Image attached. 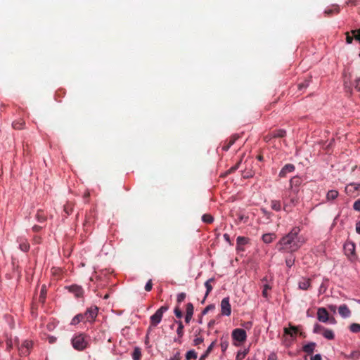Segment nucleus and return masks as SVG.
<instances>
[{
	"instance_id": "obj_1",
	"label": "nucleus",
	"mask_w": 360,
	"mask_h": 360,
	"mask_svg": "<svg viewBox=\"0 0 360 360\" xmlns=\"http://www.w3.org/2000/svg\"><path fill=\"white\" fill-rule=\"evenodd\" d=\"M299 226H294L283 236L276 243V248L282 253L292 254L297 252L306 242L303 236L300 235Z\"/></svg>"
},
{
	"instance_id": "obj_2",
	"label": "nucleus",
	"mask_w": 360,
	"mask_h": 360,
	"mask_svg": "<svg viewBox=\"0 0 360 360\" xmlns=\"http://www.w3.org/2000/svg\"><path fill=\"white\" fill-rule=\"evenodd\" d=\"M299 190L297 188L286 191L283 197V210L286 212H290L293 207L297 206L300 202L298 197Z\"/></svg>"
},
{
	"instance_id": "obj_3",
	"label": "nucleus",
	"mask_w": 360,
	"mask_h": 360,
	"mask_svg": "<svg viewBox=\"0 0 360 360\" xmlns=\"http://www.w3.org/2000/svg\"><path fill=\"white\" fill-rule=\"evenodd\" d=\"M89 340V336L84 333L75 334L72 338V347L79 351L84 350L88 347Z\"/></svg>"
},
{
	"instance_id": "obj_4",
	"label": "nucleus",
	"mask_w": 360,
	"mask_h": 360,
	"mask_svg": "<svg viewBox=\"0 0 360 360\" xmlns=\"http://www.w3.org/2000/svg\"><path fill=\"white\" fill-rule=\"evenodd\" d=\"M168 309L169 307L167 305L162 306L159 308L150 318L151 326L153 327L157 326L161 322L164 313Z\"/></svg>"
},
{
	"instance_id": "obj_5",
	"label": "nucleus",
	"mask_w": 360,
	"mask_h": 360,
	"mask_svg": "<svg viewBox=\"0 0 360 360\" xmlns=\"http://www.w3.org/2000/svg\"><path fill=\"white\" fill-rule=\"evenodd\" d=\"M283 331L284 335L288 336L285 338V342L289 345L295 339L298 329L296 326L290 324L288 328H284Z\"/></svg>"
},
{
	"instance_id": "obj_6",
	"label": "nucleus",
	"mask_w": 360,
	"mask_h": 360,
	"mask_svg": "<svg viewBox=\"0 0 360 360\" xmlns=\"http://www.w3.org/2000/svg\"><path fill=\"white\" fill-rule=\"evenodd\" d=\"M98 309L97 307H92L88 309L83 314L84 321L93 322L98 315Z\"/></svg>"
},
{
	"instance_id": "obj_7",
	"label": "nucleus",
	"mask_w": 360,
	"mask_h": 360,
	"mask_svg": "<svg viewBox=\"0 0 360 360\" xmlns=\"http://www.w3.org/2000/svg\"><path fill=\"white\" fill-rule=\"evenodd\" d=\"M221 313L223 316H229L231 314V307L229 297H224L221 302Z\"/></svg>"
},
{
	"instance_id": "obj_8",
	"label": "nucleus",
	"mask_w": 360,
	"mask_h": 360,
	"mask_svg": "<svg viewBox=\"0 0 360 360\" xmlns=\"http://www.w3.org/2000/svg\"><path fill=\"white\" fill-rule=\"evenodd\" d=\"M232 338L236 341L243 342L246 340L247 334L245 330L241 328H236L234 329L232 332Z\"/></svg>"
},
{
	"instance_id": "obj_9",
	"label": "nucleus",
	"mask_w": 360,
	"mask_h": 360,
	"mask_svg": "<svg viewBox=\"0 0 360 360\" xmlns=\"http://www.w3.org/2000/svg\"><path fill=\"white\" fill-rule=\"evenodd\" d=\"M33 343L30 340H25L22 345L18 347L20 355L27 356L30 354V350L32 347Z\"/></svg>"
},
{
	"instance_id": "obj_10",
	"label": "nucleus",
	"mask_w": 360,
	"mask_h": 360,
	"mask_svg": "<svg viewBox=\"0 0 360 360\" xmlns=\"http://www.w3.org/2000/svg\"><path fill=\"white\" fill-rule=\"evenodd\" d=\"M328 312L325 308L321 307L318 309L317 318L319 321L326 323L328 321Z\"/></svg>"
},
{
	"instance_id": "obj_11",
	"label": "nucleus",
	"mask_w": 360,
	"mask_h": 360,
	"mask_svg": "<svg viewBox=\"0 0 360 360\" xmlns=\"http://www.w3.org/2000/svg\"><path fill=\"white\" fill-rule=\"evenodd\" d=\"M186 314L185 316V321L186 323H189L192 319L194 307L192 303H188L186 308Z\"/></svg>"
},
{
	"instance_id": "obj_12",
	"label": "nucleus",
	"mask_w": 360,
	"mask_h": 360,
	"mask_svg": "<svg viewBox=\"0 0 360 360\" xmlns=\"http://www.w3.org/2000/svg\"><path fill=\"white\" fill-rule=\"evenodd\" d=\"M339 314L344 319L348 318L351 315V311L346 304H342L338 308Z\"/></svg>"
},
{
	"instance_id": "obj_13",
	"label": "nucleus",
	"mask_w": 360,
	"mask_h": 360,
	"mask_svg": "<svg viewBox=\"0 0 360 360\" xmlns=\"http://www.w3.org/2000/svg\"><path fill=\"white\" fill-rule=\"evenodd\" d=\"M344 250L345 251V254L348 256L353 255L355 252V245L352 242H348L345 244Z\"/></svg>"
},
{
	"instance_id": "obj_14",
	"label": "nucleus",
	"mask_w": 360,
	"mask_h": 360,
	"mask_svg": "<svg viewBox=\"0 0 360 360\" xmlns=\"http://www.w3.org/2000/svg\"><path fill=\"white\" fill-rule=\"evenodd\" d=\"M295 170V166L292 164L285 165L279 172L280 176H284L287 173L292 172Z\"/></svg>"
},
{
	"instance_id": "obj_15",
	"label": "nucleus",
	"mask_w": 360,
	"mask_h": 360,
	"mask_svg": "<svg viewBox=\"0 0 360 360\" xmlns=\"http://www.w3.org/2000/svg\"><path fill=\"white\" fill-rule=\"evenodd\" d=\"M276 236V234L274 233H268L262 235V241L264 243L269 244L272 243L275 239Z\"/></svg>"
},
{
	"instance_id": "obj_16",
	"label": "nucleus",
	"mask_w": 360,
	"mask_h": 360,
	"mask_svg": "<svg viewBox=\"0 0 360 360\" xmlns=\"http://www.w3.org/2000/svg\"><path fill=\"white\" fill-rule=\"evenodd\" d=\"M299 288L303 290H307L310 287V279L302 278L298 283Z\"/></svg>"
},
{
	"instance_id": "obj_17",
	"label": "nucleus",
	"mask_w": 360,
	"mask_h": 360,
	"mask_svg": "<svg viewBox=\"0 0 360 360\" xmlns=\"http://www.w3.org/2000/svg\"><path fill=\"white\" fill-rule=\"evenodd\" d=\"M270 206H271V208L276 211V212H279L282 210V205H281V202L280 200H271L270 202Z\"/></svg>"
},
{
	"instance_id": "obj_18",
	"label": "nucleus",
	"mask_w": 360,
	"mask_h": 360,
	"mask_svg": "<svg viewBox=\"0 0 360 360\" xmlns=\"http://www.w3.org/2000/svg\"><path fill=\"white\" fill-rule=\"evenodd\" d=\"M316 345L315 342H309L303 346L302 349L304 352L311 354L314 352Z\"/></svg>"
},
{
	"instance_id": "obj_19",
	"label": "nucleus",
	"mask_w": 360,
	"mask_h": 360,
	"mask_svg": "<svg viewBox=\"0 0 360 360\" xmlns=\"http://www.w3.org/2000/svg\"><path fill=\"white\" fill-rule=\"evenodd\" d=\"M70 290L75 294L77 297H79L83 295V290L79 285H72L70 288Z\"/></svg>"
},
{
	"instance_id": "obj_20",
	"label": "nucleus",
	"mask_w": 360,
	"mask_h": 360,
	"mask_svg": "<svg viewBox=\"0 0 360 360\" xmlns=\"http://www.w3.org/2000/svg\"><path fill=\"white\" fill-rule=\"evenodd\" d=\"M300 184H301L300 178H299L297 176H294L290 181V189L297 188L299 190L298 187Z\"/></svg>"
},
{
	"instance_id": "obj_21",
	"label": "nucleus",
	"mask_w": 360,
	"mask_h": 360,
	"mask_svg": "<svg viewBox=\"0 0 360 360\" xmlns=\"http://www.w3.org/2000/svg\"><path fill=\"white\" fill-rule=\"evenodd\" d=\"M338 196V191L336 190H330L326 194L327 201H333Z\"/></svg>"
},
{
	"instance_id": "obj_22",
	"label": "nucleus",
	"mask_w": 360,
	"mask_h": 360,
	"mask_svg": "<svg viewBox=\"0 0 360 360\" xmlns=\"http://www.w3.org/2000/svg\"><path fill=\"white\" fill-rule=\"evenodd\" d=\"M215 345V342H212L210 345L209 347H207V349H206V351L204 352V354H202L199 360H205V359L208 356V355L210 354V353L212 352L214 346Z\"/></svg>"
},
{
	"instance_id": "obj_23",
	"label": "nucleus",
	"mask_w": 360,
	"mask_h": 360,
	"mask_svg": "<svg viewBox=\"0 0 360 360\" xmlns=\"http://www.w3.org/2000/svg\"><path fill=\"white\" fill-rule=\"evenodd\" d=\"M214 281V278H211L208 279L205 283V286L206 288V292H205V299L210 294V292L212 290V286L210 283L213 282Z\"/></svg>"
},
{
	"instance_id": "obj_24",
	"label": "nucleus",
	"mask_w": 360,
	"mask_h": 360,
	"mask_svg": "<svg viewBox=\"0 0 360 360\" xmlns=\"http://www.w3.org/2000/svg\"><path fill=\"white\" fill-rule=\"evenodd\" d=\"M176 323L178 324V328L176 329V333L178 335L179 338H181L184 335V325L183 323L181 321H176Z\"/></svg>"
},
{
	"instance_id": "obj_25",
	"label": "nucleus",
	"mask_w": 360,
	"mask_h": 360,
	"mask_svg": "<svg viewBox=\"0 0 360 360\" xmlns=\"http://www.w3.org/2000/svg\"><path fill=\"white\" fill-rule=\"evenodd\" d=\"M323 335L325 338L328 340H333L335 337L333 331L330 329L327 328H325L323 330Z\"/></svg>"
},
{
	"instance_id": "obj_26",
	"label": "nucleus",
	"mask_w": 360,
	"mask_h": 360,
	"mask_svg": "<svg viewBox=\"0 0 360 360\" xmlns=\"http://www.w3.org/2000/svg\"><path fill=\"white\" fill-rule=\"evenodd\" d=\"M81 321H84V319L82 314H79L73 317L70 323L71 325H77Z\"/></svg>"
},
{
	"instance_id": "obj_27",
	"label": "nucleus",
	"mask_w": 360,
	"mask_h": 360,
	"mask_svg": "<svg viewBox=\"0 0 360 360\" xmlns=\"http://www.w3.org/2000/svg\"><path fill=\"white\" fill-rule=\"evenodd\" d=\"M262 282H266L263 285L262 295L264 297H267V291L271 289V286L267 283V278L265 277L262 279Z\"/></svg>"
},
{
	"instance_id": "obj_28",
	"label": "nucleus",
	"mask_w": 360,
	"mask_h": 360,
	"mask_svg": "<svg viewBox=\"0 0 360 360\" xmlns=\"http://www.w3.org/2000/svg\"><path fill=\"white\" fill-rule=\"evenodd\" d=\"M13 345H18V339L17 338H15V339L13 340L11 338H7L6 340V347L7 349H11Z\"/></svg>"
},
{
	"instance_id": "obj_29",
	"label": "nucleus",
	"mask_w": 360,
	"mask_h": 360,
	"mask_svg": "<svg viewBox=\"0 0 360 360\" xmlns=\"http://www.w3.org/2000/svg\"><path fill=\"white\" fill-rule=\"evenodd\" d=\"M248 242V239L243 236H238L236 239V243L238 248H239L240 246L244 245L247 244Z\"/></svg>"
},
{
	"instance_id": "obj_30",
	"label": "nucleus",
	"mask_w": 360,
	"mask_h": 360,
	"mask_svg": "<svg viewBox=\"0 0 360 360\" xmlns=\"http://www.w3.org/2000/svg\"><path fill=\"white\" fill-rule=\"evenodd\" d=\"M328 288V284H327V280H325L322 282V283L320 285L319 288V294L321 295L326 292Z\"/></svg>"
},
{
	"instance_id": "obj_31",
	"label": "nucleus",
	"mask_w": 360,
	"mask_h": 360,
	"mask_svg": "<svg viewBox=\"0 0 360 360\" xmlns=\"http://www.w3.org/2000/svg\"><path fill=\"white\" fill-rule=\"evenodd\" d=\"M349 330L354 333H360V324L359 323H352L349 326Z\"/></svg>"
},
{
	"instance_id": "obj_32",
	"label": "nucleus",
	"mask_w": 360,
	"mask_h": 360,
	"mask_svg": "<svg viewBox=\"0 0 360 360\" xmlns=\"http://www.w3.org/2000/svg\"><path fill=\"white\" fill-rule=\"evenodd\" d=\"M346 190L349 191L360 190V184H350L348 186H347Z\"/></svg>"
},
{
	"instance_id": "obj_33",
	"label": "nucleus",
	"mask_w": 360,
	"mask_h": 360,
	"mask_svg": "<svg viewBox=\"0 0 360 360\" xmlns=\"http://www.w3.org/2000/svg\"><path fill=\"white\" fill-rule=\"evenodd\" d=\"M196 358H197V354L193 349L188 351L186 354V360H191V359H195Z\"/></svg>"
},
{
	"instance_id": "obj_34",
	"label": "nucleus",
	"mask_w": 360,
	"mask_h": 360,
	"mask_svg": "<svg viewBox=\"0 0 360 360\" xmlns=\"http://www.w3.org/2000/svg\"><path fill=\"white\" fill-rule=\"evenodd\" d=\"M286 131L284 129H277L273 131L274 137H283L285 136Z\"/></svg>"
},
{
	"instance_id": "obj_35",
	"label": "nucleus",
	"mask_w": 360,
	"mask_h": 360,
	"mask_svg": "<svg viewBox=\"0 0 360 360\" xmlns=\"http://www.w3.org/2000/svg\"><path fill=\"white\" fill-rule=\"evenodd\" d=\"M141 356V350L139 348L136 347L132 354V358L134 360H139Z\"/></svg>"
},
{
	"instance_id": "obj_36",
	"label": "nucleus",
	"mask_w": 360,
	"mask_h": 360,
	"mask_svg": "<svg viewBox=\"0 0 360 360\" xmlns=\"http://www.w3.org/2000/svg\"><path fill=\"white\" fill-rule=\"evenodd\" d=\"M202 220L205 223L210 224L214 221V218L210 214H205L202 217Z\"/></svg>"
},
{
	"instance_id": "obj_37",
	"label": "nucleus",
	"mask_w": 360,
	"mask_h": 360,
	"mask_svg": "<svg viewBox=\"0 0 360 360\" xmlns=\"http://www.w3.org/2000/svg\"><path fill=\"white\" fill-rule=\"evenodd\" d=\"M261 212L268 221H270L273 214L265 208H261Z\"/></svg>"
},
{
	"instance_id": "obj_38",
	"label": "nucleus",
	"mask_w": 360,
	"mask_h": 360,
	"mask_svg": "<svg viewBox=\"0 0 360 360\" xmlns=\"http://www.w3.org/2000/svg\"><path fill=\"white\" fill-rule=\"evenodd\" d=\"M19 248L22 251L27 252L30 248V245L27 241H24L19 244Z\"/></svg>"
},
{
	"instance_id": "obj_39",
	"label": "nucleus",
	"mask_w": 360,
	"mask_h": 360,
	"mask_svg": "<svg viewBox=\"0 0 360 360\" xmlns=\"http://www.w3.org/2000/svg\"><path fill=\"white\" fill-rule=\"evenodd\" d=\"M36 218L37 219V221L39 222H43L45 221L46 219V217L45 215L44 214V212H41V211H39L37 212V214H36Z\"/></svg>"
},
{
	"instance_id": "obj_40",
	"label": "nucleus",
	"mask_w": 360,
	"mask_h": 360,
	"mask_svg": "<svg viewBox=\"0 0 360 360\" xmlns=\"http://www.w3.org/2000/svg\"><path fill=\"white\" fill-rule=\"evenodd\" d=\"M295 257L292 256L289 257L285 259V264L288 267L290 268L295 264Z\"/></svg>"
},
{
	"instance_id": "obj_41",
	"label": "nucleus",
	"mask_w": 360,
	"mask_h": 360,
	"mask_svg": "<svg viewBox=\"0 0 360 360\" xmlns=\"http://www.w3.org/2000/svg\"><path fill=\"white\" fill-rule=\"evenodd\" d=\"M186 295L185 292H180L177 295L176 301L179 304L181 303L186 298Z\"/></svg>"
},
{
	"instance_id": "obj_42",
	"label": "nucleus",
	"mask_w": 360,
	"mask_h": 360,
	"mask_svg": "<svg viewBox=\"0 0 360 360\" xmlns=\"http://www.w3.org/2000/svg\"><path fill=\"white\" fill-rule=\"evenodd\" d=\"M349 358H352L353 359H359L360 358V351H359V350L353 351L350 354Z\"/></svg>"
},
{
	"instance_id": "obj_43",
	"label": "nucleus",
	"mask_w": 360,
	"mask_h": 360,
	"mask_svg": "<svg viewBox=\"0 0 360 360\" xmlns=\"http://www.w3.org/2000/svg\"><path fill=\"white\" fill-rule=\"evenodd\" d=\"M248 351L244 350L243 352H238L236 356V360H242L247 354Z\"/></svg>"
},
{
	"instance_id": "obj_44",
	"label": "nucleus",
	"mask_w": 360,
	"mask_h": 360,
	"mask_svg": "<svg viewBox=\"0 0 360 360\" xmlns=\"http://www.w3.org/2000/svg\"><path fill=\"white\" fill-rule=\"evenodd\" d=\"M174 313L175 314V316L179 318V319H181L183 316V314H182V311L181 310L179 309V307H176L174 310Z\"/></svg>"
},
{
	"instance_id": "obj_45",
	"label": "nucleus",
	"mask_w": 360,
	"mask_h": 360,
	"mask_svg": "<svg viewBox=\"0 0 360 360\" xmlns=\"http://www.w3.org/2000/svg\"><path fill=\"white\" fill-rule=\"evenodd\" d=\"M324 329H325V328H324L322 326H321V325H319V324H317V323H316V324H315V325H314V330H313V331H314V333H320V331H321V330H324Z\"/></svg>"
},
{
	"instance_id": "obj_46",
	"label": "nucleus",
	"mask_w": 360,
	"mask_h": 360,
	"mask_svg": "<svg viewBox=\"0 0 360 360\" xmlns=\"http://www.w3.org/2000/svg\"><path fill=\"white\" fill-rule=\"evenodd\" d=\"M354 37L360 42V29L352 31Z\"/></svg>"
},
{
	"instance_id": "obj_47",
	"label": "nucleus",
	"mask_w": 360,
	"mask_h": 360,
	"mask_svg": "<svg viewBox=\"0 0 360 360\" xmlns=\"http://www.w3.org/2000/svg\"><path fill=\"white\" fill-rule=\"evenodd\" d=\"M203 341H204V339L202 337H196L193 340V345L195 346H197V345L201 344L202 342H203Z\"/></svg>"
},
{
	"instance_id": "obj_48",
	"label": "nucleus",
	"mask_w": 360,
	"mask_h": 360,
	"mask_svg": "<svg viewBox=\"0 0 360 360\" xmlns=\"http://www.w3.org/2000/svg\"><path fill=\"white\" fill-rule=\"evenodd\" d=\"M354 210L360 212V199L356 200L353 205Z\"/></svg>"
},
{
	"instance_id": "obj_49",
	"label": "nucleus",
	"mask_w": 360,
	"mask_h": 360,
	"mask_svg": "<svg viewBox=\"0 0 360 360\" xmlns=\"http://www.w3.org/2000/svg\"><path fill=\"white\" fill-rule=\"evenodd\" d=\"M168 360H181V354L179 352H176L172 357Z\"/></svg>"
},
{
	"instance_id": "obj_50",
	"label": "nucleus",
	"mask_w": 360,
	"mask_h": 360,
	"mask_svg": "<svg viewBox=\"0 0 360 360\" xmlns=\"http://www.w3.org/2000/svg\"><path fill=\"white\" fill-rule=\"evenodd\" d=\"M214 308V305H212V304H210L208 306H207L204 309L203 311H202V315H205L209 311L213 309Z\"/></svg>"
},
{
	"instance_id": "obj_51",
	"label": "nucleus",
	"mask_w": 360,
	"mask_h": 360,
	"mask_svg": "<svg viewBox=\"0 0 360 360\" xmlns=\"http://www.w3.org/2000/svg\"><path fill=\"white\" fill-rule=\"evenodd\" d=\"M152 287H153L152 281H151V280H149V281L146 283V285H145V290H146V291H148H148H150V290H151V289H152Z\"/></svg>"
},
{
	"instance_id": "obj_52",
	"label": "nucleus",
	"mask_w": 360,
	"mask_h": 360,
	"mask_svg": "<svg viewBox=\"0 0 360 360\" xmlns=\"http://www.w3.org/2000/svg\"><path fill=\"white\" fill-rule=\"evenodd\" d=\"M229 342L227 341H222L221 342V348L223 352L226 351L228 348Z\"/></svg>"
},
{
	"instance_id": "obj_53",
	"label": "nucleus",
	"mask_w": 360,
	"mask_h": 360,
	"mask_svg": "<svg viewBox=\"0 0 360 360\" xmlns=\"http://www.w3.org/2000/svg\"><path fill=\"white\" fill-rule=\"evenodd\" d=\"M352 41H353V37L352 36H350L349 34L347 32L346 34V42H347V44H352Z\"/></svg>"
},
{
	"instance_id": "obj_54",
	"label": "nucleus",
	"mask_w": 360,
	"mask_h": 360,
	"mask_svg": "<svg viewBox=\"0 0 360 360\" xmlns=\"http://www.w3.org/2000/svg\"><path fill=\"white\" fill-rule=\"evenodd\" d=\"M354 87L356 89H357L359 91H360V79H356L354 81Z\"/></svg>"
},
{
	"instance_id": "obj_55",
	"label": "nucleus",
	"mask_w": 360,
	"mask_h": 360,
	"mask_svg": "<svg viewBox=\"0 0 360 360\" xmlns=\"http://www.w3.org/2000/svg\"><path fill=\"white\" fill-rule=\"evenodd\" d=\"M267 360H277V356H276V354L274 353V352H272L271 353L269 356H268V359Z\"/></svg>"
},
{
	"instance_id": "obj_56",
	"label": "nucleus",
	"mask_w": 360,
	"mask_h": 360,
	"mask_svg": "<svg viewBox=\"0 0 360 360\" xmlns=\"http://www.w3.org/2000/svg\"><path fill=\"white\" fill-rule=\"evenodd\" d=\"M13 128H15L16 129H20L22 127V123H18V122L13 123Z\"/></svg>"
},
{
	"instance_id": "obj_57",
	"label": "nucleus",
	"mask_w": 360,
	"mask_h": 360,
	"mask_svg": "<svg viewBox=\"0 0 360 360\" xmlns=\"http://www.w3.org/2000/svg\"><path fill=\"white\" fill-rule=\"evenodd\" d=\"M321 356L319 354H315L311 357V360H321Z\"/></svg>"
},
{
	"instance_id": "obj_58",
	"label": "nucleus",
	"mask_w": 360,
	"mask_h": 360,
	"mask_svg": "<svg viewBox=\"0 0 360 360\" xmlns=\"http://www.w3.org/2000/svg\"><path fill=\"white\" fill-rule=\"evenodd\" d=\"M356 231L357 233L360 234V221L356 223Z\"/></svg>"
},
{
	"instance_id": "obj_59",
	"label": "nucleus",
	"mask_w": 360,
	"mask_h": 360,
	"mask_svg": "<svg viewBox=\"0 0 360 360\" xmlns=\"http://www.w3.org/2000/svg\"><path fill=\"white\" fill-rule=\"evenodd\" d=\"M56 338L53 336L49 337V342L50 343H53L56 341Z\"/></svg>"
},
{
	"instance_id": "obj_60",
	"label": "nucleus",
	"mask_w": 360,
	"mask_h": 360,
	"mask_svg": "<svg viewBox=\"0 0 360 360\" xmlns=\"http://www.w3.org/2000/svg\"><path fill=\"white\" fill-rule=\"evenodd\" d=\"M224 238L227 242H230L229 236L227 233L224 234Z\"/></svg>"
},
{
	"instance_id": "obj_61",
	"label": "nucleus",
	"mask_w": 360,
	"mask_h": 360,
	"mask_svg": "<svg viewBox=\"0 0 360 360\" xmlns=\"http://www.w3.org/2000/svg\"><path fill=\"white\" fill-rule=\"evenodd\" d=\"M307 85H308L307 84H305V85H304V84H299V89H303V88H305V87H307Z\"/></svg>"
},
{
	"instance_id": "obj_62",
	"label": "nucleus",
	"mask_w": 360,
	"mask_h": 360,
	"mask_svg": "<svg viewBox=\"0 0 360 360\" xmlns=\"http://www.w3.org/2000/svg\"><path fill=\"white\" fill-rule=\"evenodd\" d=\"M39 229H40V227L39 226H33V230L34 231H38Z\"/></svg>"
},
{
	"instance_id": "obj_63",
	"label": "nucleus",
	"mask_w": 360,
	"mask_h": 360,
	"mask_svg": "<svg viewBox=\"0 0 360 360\" xmlns=\"http://www.w3.org/2000/svg\"><path fill=\"white\" fill-rule=\"evenodd\" d=\"M332 12H333L332 10H326L325 11V13H328V14L331 13Z\"/></svg>"
},
{
	"instance_id": "obj_64",
	"label": "nucleus",
	"mask_w": 360,
	"mask_h": 360,
	"mask_svg": "<svg viewBox=\"0 0 360 360\" xmlns=\"http://www.w3.org/2000/svg\"><path fill=\"white\" fill-rule=\"evenodd\" d=\"M247 360H258L256 357L248 358Z\"/></svg>"
}]
</instances>
